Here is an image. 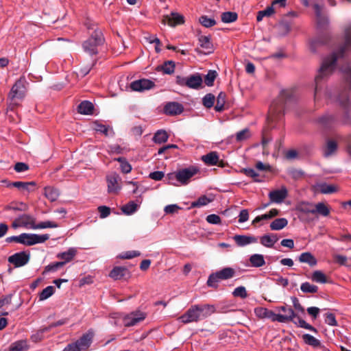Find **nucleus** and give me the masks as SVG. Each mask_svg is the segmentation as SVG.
Masks as SVG:
<instances>
[{
    "label": "nucleus",
    "instance_id": "nucleus-38",
    "mask_svg": "<svg viewBox=\"0 0 351 351\" xmlns=\"http://www.w3.org/2000/svg\"><path fill=\"white\" fill-rule=\"evenodd\" d=\"M169 136L165 130H158L157 131L154 137L153 141L154 143L158 144H161L165 143L168 140Z\"/></svg>",
    "mask_w": 351,
    "mask_h": 351
},
{
    "label": "nucleus",
    "instance_id": "nucleus-49",
    "mask_svg": "<svg viewBox=\"0 0 351 351\" xmlns=\"http://www.w3.org/2000/svg\"><path fill=\"white\" fill-rule=\"evenodd\" d=\"M226 103V94L223 92H221L217 97V102L215 106V109L217 112H221L223 110L224 104Z\"/></svg>",
    "mask_w": 351,
    "mask_h": 351
},
{
    "label": "nucleus",
    "instance_id": "nucleus-51",
    "mask_svg": "<svg viewBox=\"0 0 351 351\" xmlns=\"http://www.w3.org/2000/svg\"><path fill=\"white\" fill-rule=\"evenodd\" d=\"M165 179L167 180V184H169L173 185V186L180 185L178 183V170L174 172L168 173Z\"/></svg>",
    "mask_w": 351,
    "mask_h": 351
},
{
    "label": "nucleus",
    "instance_id": "nucleus-25",
    "mask_svg": "<svg viewBox=\"0 0 351 351\" xmlns=\"http://www.w3.org/2000/svg\"><path fill=\"white\" fill-rule=\"evenodd\" d=\"M94 110L93 104L89 101H83L77 106V111L82 114H93Z\"/></svg>",
    "mask_w": 351,
    "mask_h": 351
},
{
    "label": "nucleus",
    "instance_id": "nucleus-57",
    "mask_svg": "<svg viewBox=\"0 0 351 351\" xmlns=\"http://www.w3.org/2000/svg\"><path fill=\"white\" fill-rule=\"evenodd\" d=\"M65 265V262H56L54 263H51L45 267L44 273L50 272V271H56L58 269L61 268Z\"/></svg>",
    "mask_w": 351,
    "mask_h": 351
},
{
    "label": "nucleus",
    "instance_id": "nucleus-27",
    "mask_svg": "<svg viewBox=\"0 0 351 351\" xmlns=\"http://www.w3.org/2000/svg\"><path fill=\"white\" fill-rule=\"evenodd\" d=\"M278 309L285 313L284 315L280 314V316L285 318V321L280 322V323L293 322V319L296 317V315L291 308H287L286 306H282L278 307Z\"/></svg>",
    "mask_w": 351,
    "mask_h": 351
},
{
    "label": "nucleus",
    "instance_id": "nucleus-62",
    "mask_svg": "<svg viewBox=\"0 0 351 351\" xmlns=\"http://www.w3.org/2000/svg\"><path fill=\"white\" fill-rule=\"evenodd\" d=\"M97 209L99 213V217L101 219L107 217L110 214V208L106 206H100Z\"/></svg>",
    "mask_w": 351,
    "mask_h": 351
},
{
    "label": "nucleus",
    "instance_id": "nucleus-60",
    "mask_svg": "<svg viewBox=\"0 0 351 351\" xmlns=\"http://www.w3.org/2000/svg\"><path fill=\"white\" fill-rule=\"evenodd\" d=\"M314 8L315 10L316 16L317 18V23L319 25H324L325 23H327V20L322 17L321 15V8L319 5L315 4L314 5Z\"/></svg>",
    "mask_w": 351,
    "mask_h": 351
},
{
    "label": "nucleus",
    "instance_id": "nucleus-26",
    "mask_svg": "<svg viewBox=\"0 0 351 351\" xmlns=\"http://www.w3.org/2000/svg\"><path fill=\"white\" fill-rule=\"evenodd\" d=\"M315 190L323 194H331L336 191L334 185L328 184L326 182L317 183L315 185Z\"/></svg>",
    "mask_w": 351,
    "mask_h": 351
},
{
    "label": "nucleus",
    "instance_id": "nucleus-47",
    "mask_svg": "<svg viewBox=\"0 0 351 351\" xmlns=\"http://www.w3.org/2000/svg\"><path fill=\"white\" fill-rule=\"evenodd\" d=\"M28 347L25 341H19L13 343L9 351H27Z\"/></svg>",
    "mask_w": 351,
    "mask_h": 351
},
{
    "label": "nucleus",
    "instance_id": "nucleus-29",
    "mask_svg": "<svg viewBox=\"0 0 351 351\" xmlns=\"http://www.w3.org/2000/svg\"><path fill=\"white\" fill-rule=\"evenodd\" d=\"M128 273L127 268L124 267H115L110 271L109 276L114 280H119Z\"/></svg>",
    "mask_w": 351,
    "mask_h": 351
},
{
    "label": "nucleus",
    "instance_id": "nucleus-39",
    "mask_svg": "<svg viewBox=\"0 0 351 351\" xmlns=\"http://www.w3.org/2000/svg\"><path fill=\"white\" fill-rule=\"evenodd\" d=\"M45 195L51 202H54L59 197V192L57 189L48 186L45 188Z\"/></svg>",
    "mask_w": 351,
    "mask_h": 351
},
{
    "label": "nucleus",
    "instance_id": "nucleus-33",
    "mask_svg": "<svg viewBox=\"0 0 351 351\" xmlns=\"http://www.w3.org/2000/svg\"><path fill=\"white\" fill-rule=\"evenodd\" d=\"M250 262L252 267H260L265 265L263 255L254 254L250 257Z\"/></svg>",
    "mask_w": 351,
    "mask_h": 351
},
{
    "label": "nucleus",
    "instance_id": "nucleus-12",
    "mask_svg": "<svg viewBox=\"0 0 351 351\" xmlns=\"http://www.w3.org/2000/svg\"><path fill=\"white\" fill-rule=\"evenodd\" d=\"M146 317V314L141 311L132 312L126 315L123 318V324L125 327L133 326L138 322L144 320Z\"/></svg>",
    "mask_w": 351,
    "mask_h": 351
},
{
    "label": "nucleus",
    "instance_id": "nucleus-22",
    "mask_svg": "<svg viewBox=\"0 0 351 351\" xmlns=\"http://www.w3.org/2000/svg\"><path fill=\"white\" fill-rule=\"evenodd\" d=\"M234 240L237 245L240 247H243L257 241V239L256 237L246 235H235L234 237Z\"/></svg>",
    "mask_w": 351,
    "mask_h": 351
},
{
    "label": "nucleus",
    "instance_id": "nucleus-20",
    "mask_svg": "<svg viewBox=\"0 0 351 351\" xmlns=\"http://www.w3.org/2000/svg\"><path fill=\"white\" fill-rule=\"evenodd\" d=\"M295 209L302 215L313 214L315 215V204L309 202H300L297 204Z\"/></svg>",
    "mask_w": 351,
    "mask_h": 351
},
{
    "label": "nucleus",
    "instance_id": "nucleus-53",
    "mask_svg": "<svg viewBox=\"0 0 351 351\" xmlns=\"http://www.w3.org/2000/svg\"><path fill=\"white\" fill-rule=\"evenodd\" d=\"M217 75V73L215 71L210 70L204 77L205 84L208 86H212Z\"/></svg>",
    "mask_w": 351,
    "mask_h": 351
},
{
    "label": "nucleus",
    "instance_id": "nucleus-30",
    "mask_svg": "<svg viewBox=\"0 0 351 351\" xmlns=\"http://www.w3.org/2000/svg\"><path fill=\"white\" fill-rule=\"evenodd\" d=\"M278 239V237L274 234H265L261 237V243L265 247H271Z\"/></svg>",
    "mask_w": 351,
    "mask_h": 351
},
{
    "label": "nucleus",
    "instance_id": "nucleus-45",
    "mask_svg": "<svg viewBox=\"0 0 351 351\" xmlns=\"http://www.w3.org/2000/svg\"><path fill=\"white\" fill-rule=\"evenodd\" d=\"M337 149V144L335 141L328 140L324 149V156L328 157L333 154Z\"/></svg>",
    "mask_w": 351,
    "mask_h": 351
},
{
    "label": "nucleus",
    "instance_id": "nucleus-34",
    "mask_svg": "<svg viewBox=\"0 0 351 351\" xmlns=\"http://www.w3.org/2000/svg\"><path fill=\"white\" fill-rule=\"evenodd\" d=\"M199 43L202 48L206 50L204 53H210L213 51V44L210 40V38L206 36L199 37Z\"/></svg>",
    "mask_w": 351,
    "mask_h": 351
},
{
    "label": "nucleus",
    "instance_id": "nucleus-16",
    "mask_svg": "<svg viewBox=\"0 0 351 351\" xmlns=\"http://www.w3.org/2000/svg\"><path fill=\"white\" fill-rule=\"evenodd\" d=\"M288 195V191L286 187L282 186L280 189L274 190L269 193L270 202L272 203L280 204Z\"/></svg>",
    "mask_w": 351,
    "mask_h": 351
},
{
    "label": "nucleus",
    "instance_id": "nucleus-11",
    "mask_svg": "<svg viewBox=\"0 0 351 351\" xmlns=\"http://www.w3.org/2000/svg\"><path fill=\"white\" fill-rule=\"evenodd\" d=\"M256 315L259 318H268L272 322H282L285 321V318L280 316V314H276L274 311L269 310L266 308L258 307L254 309Z\"/></svg>",
    "mask_w": 351,
    "mask_h": 351
},
{
    "label": "nucleus",
    "instance_id": "nucleus-5",
    "mask_svg": "<svg viewBox=\"0 0 351 351\" xmlns=\"http://www.w3.org/2000/svg\"><path fill=\"white\" fill-rule=\"evenodd\" d=\"M235 270L231 267H225L221 270L211 274L208 278L207 285L210 287L217 288L220 280H228L234 277Z\"/></svg>",
    "mask_w": 351,
    "mask_h": 351
},
{
    "label": "nucleus",
    "instance_id": "nucleus-50",
    "mask_svg": "<svg viewBox=\"0 0 351 351\" xmlns=\"http://www.w3.org/2000/svg\"><path fill=\"white\" fill-rule=\"evenodd\" d=\"M55 289L53 286H48L45 288L39 294V300H45L51 297L54 293Z\"/></svg>",
    "mask_w": 351,
    "mask_h": 351
},
{
    "label": "nucleus",
    "instance_id": "nucleus-28",
    "mask_svg": "<svg viewBox=\"0 0 351 351\" xmlns=\"http://www.w3.org/2000/svg\"><path fill=\"white\" fill-rule=\"evenodd\" d=\"M202 161L207 165L213 166L217 165L219 158L217 152H211L202 156Z\"/></svg>",
    "mask_w": 351,
    "mask_h": 351
},
{
    "label": "nucleus",
    "instance_id": "nucleus-42",
    "mask_svg": "<svg viewBox=\"0 0 351 351\" xmlns=\"http://www.w3.org/2000/svg\"><path fill=\"white\" fill-rule=\"evenodd\" d=\"M95 130L97 132H100L106 136L114 134V132L111 128L101 123H95Z\"/></svg>",
    "mask_w": 351,
    "mask_h": 351
},
{
    "label": "nucleus",
    "instance_id": "nucleus-2",
    "mask_svg": "<svg viewBox=\"0 0 351 351\" xmlns=\"http://www.w3.org/2000/svg\"><path fill=\"white\" fill-rule=\"evenodd\" d=\"M291 91L282 90L278 98L272 102L269 110V114L267 119L271 128H274L275 125L273 123L281 120L282 118L285 104L287 101L291 99Z\"/></svg>",
    "mask_w": 351,
    "mask_h": 351
},
{
    "label": "nucleus",
    "instance_id": "nucleus-36",
    "mask_svg": "<svg viewBox=\"0 0 351 351\" xmlns=\"http://www.w3.org/2000/svg\"><path fill=\"white\" fill-rule=\"evenodd\" d=\"M288 224V221L285 218H278L274 220L270 223V228L272 230H280L286 227Z\"/></svg>",
    "mask_w": 351,
    "mask_h": 351
},
{
    "label": "nucleus",
    "instance_id": "nucleus-10",
    "mask_svg": "<svg viewBox=\"0 0 351 351\" xmlns=\"http://www.w3.org/2000/svg\"><path fill=\"white\" fill-rule=\"evenodd\" d=\"M29 258V253L20 252L9 256L8 261L10 263L14 265L15 267H20L27 264Z\"/></svg>",
    "mask_w": 351,
    "mask_h": 351
},
{
    "label": "nucleus",
    "instance_id": "nucleus-3",
    "mask_svg": "<svg viewBox=\"0 0 351 351\" xmlns=\"http://www.w3.org/2000/svg\"><path fill=\"white\" fill-rule=\"evenodd\" d=\"M86 25L89 29H93V32L90 37L83 43L82 47L84 51L90 56H96L99 52V47L104 43V38L102 32L97 25L88 23Z\"/></svg>",
    "mask_w": 351,
    "mask_h": 351
},
{
    "label": "nucleus",
    "instance_id": "nucleus-58",
    "mask_svg": "<svg viewBox=\"0 0 351 351\" xmlns=\"http://www.w3.org/2000/svg\"><path fill=\"white\" fill-rule=\"evenodd\" d=\"M297 319L298 322H294V323L298 324L300 327L309 330L314 332H317V330L315 327L306 323L304 319H301L299 317H297Z\"/></svg>",
    "mask_w": 351,
    "mask_h": 351
},
{
    "label": "nucleus",
    "instance_id": "nucleus-8",
    "mask_svg": "<svg viewBox=\"0 0 351 351\" xmlns=\"http://www.w3.org/2000/svg\"><path fill=\"white\" fill-rule=\"evenodd\" d=\"M21 244L30 246L38 243H45L49 239V235L45 234H36L29 233L21 234Z\"/></svg>",
    "mask_w": 351,
    "mask_h": 351
},
{
    "label": "nucleus",
    "instance_id": "nucleus-17",
    "mask_svg": "<svg viewBox=\"0 0 351 351\" xmlns=\"http://www.w3.org/2000/svg\"><path fill=\"white\" fill-rule=\"evenodd\" d=\"M184 23V16L177 12H171L170 15H165L162 19L163 24H168L174 27Z\"/></svg>",
    "mask_w": 351,
    "mask_h": 351
},
{
    "label": "nucleus",
    "instance_id": "nucleus-56",
    "mask_svg": "<svg viewBox=\"0 0 351 351\" xmlns=\"http://www.w3.org/2000/svg\"><path fill=\"white\" fill-rule=\"evenodd\" d=\"M203 105L207 108H210L213 104H214V102H215V96L211 94V93H208V94H206L204 97H203Z\"/></svg>",
    "mask_w": 351,
    "mask_h": 351
},
{
    "label": "nucleus",
    "instance_id": "nucleus-7",
    "mask_svg": "<svg viewBox=\"0 0 351 351\" xmlns=\"http://www.w3.org/2000/svg\"><path fill=\"white\" fill-rule=\"evenodd\" d=\"M199 171V169L195 166H190L186 168L178 169L179 184H188L191 182V178L197 174Z\"/></svg>",
    "mask_w": 351,
    "mask_h": 351
},
{
    "label": "nucleus",
    "instance_id": "nucleus-23",
    "mask_svg": "<svg viewBox=\"0 0 351 351\" xmlns=\"http://www.w3.org/2000/svg\"><path fill=\"white\" fill-rule=\"evenodd\" d=\"M35 186L34 182H9L7 184L8 187L14 186L22 191L29 192L32 191L31 188Z\"/></svg>",
    "mask_w": 351,
    "mask_h": 351
},
{
    "label": "nucleus",
    "instance_id": "nucleus-1",
    "mask_svg": "<svg viewBox=\"0 0 351 351\" xmlns=\"http://www.w3.org/2000/svg\"><path fill=\"white\" fill-rule=\"evenodd\" d=\"M351 49V25L344 32V43L330 54L326 56L315 76V97L317 98L321 90V83L326 80L335 71L337 66L344 59L348 51Z\"/></svg>",
    "mask_w": 351,
    "mask_h": 351
},
{
    "label": "nucleus",
    "instance_id": "nucleus-19",
    "mask_svg": "<svg viewBox=\"0 0 351 351\" xmlns=\"http://www.w3.org/2000/svg\"><path fill=\"white\" fill-rule=\"evenodd\" d=\"M195 306L197 308V314L199 315V320L208 317L215 312V307L213 305L196 304Z\"/></svg>",
    "mask_w": 351,
    "mask_h": 351
},
{
    "label": "nucleus",
    "instance_id": "nucleus-35",
    "mask_svg": "<svg viewBox=\"0 0 351 351\" xmlns=\"http://www.w3.org/2000/svg\"><path fill=\"white\" fill-rule=\"evenodd\" d=\"M304 342L313 348H319L321 346V342L319 339L309 334H304L302 337Z\"/></svg>",
    "mask_w": 351,
    "mask_h": 351
},
{
    "label": "nucleus",
    "instance_id": "nucleus-6",
    "mask_svg": "<svg viewBox=\"0 0 351 351\" xmlns=\"http://www.w3.org/2000/svg\"><path fill=\"white\" fill-rule=\"evenodd\" d=\"M202 77L199 73L188 77L177 76L176 83L181 86H186L193 89H199L202 84Z\"/></svg>",
    "mask_w": 351,
    "mask_h": 351
},
{
    "label": "nucleus",
    "instance_id": "nucleus-24",
    "mask_svg": "<svg viewBox=\"0 0 351 351\" xmlns=\"http://www.w3.org/2000/svg\"><path fill=\"white\" fill-rule=\"evenodd\" d=\"M298 261L302 263H307L310 267H314L317 263L316 258L308 252L302 253L298 256Z\"/></svg>",
    "mask_w": 351,
    "mask_h": 351
},
{
    "label": "nucleus",
    "instance_id": "nucleus-32",
    "mask_svg": "<svg viewBox=\"0 0 351 351\" xmlns=\"http://www.w3.org/2000/svg\"><path fill=\"white\" fill-rule=\"evenodd\" d=\"M77 253L75 248H69L67 251L58 254L57 257L60 259H63L65 264L71 261Z\"/></svg>",
    "mask_w": 351,
    "mask_h": 351
},
{
    "label": "nucleus",
    "instance_id": "nucleus-52",
    "mask_svg": "<svg viewBox=\"0 0 351 351\" xmlns=\"http://www.w3.org/2000/svg\"><path fill=\"white\" fill-rule=\"evenodd\" d=\"M199 22L205 27H211L216 25V21L213 19L208 18L207 16L204 15L199 17Z\"/></svg>",
    "mask_w": 351,
    "mask_h": 351
},
{
    "label": "nucleus",
    "instance_id": "nucleus-40",
    "mask_svg": "<svg viewBox=\"0 0 351 351\" xmlns=\"http://www.w3.org/2000/svg\"><path fill=\"white\" fill-rule=\"evenodd\" d=\"M311 279L313 282L322 284L326 283L327 281L326 275L320 270L314 271L312 273Z\"/></svg>",
    "mask_w": 351,
    "mask_h": 351
},
{
    "label": "nucleus",
    "instance_id": "nucleus-31",
    "mask_svg": "<svg viewBox=\"0 0 351 351\" xmlns=\"http://www.w3.org/2000/svg\"><path fill=\"white\" fill-rule=\"evenodd\" d=\"M315 215L318 214L323 217H327L330 215V208L324 202H318L315 204Z\"/></svg>",
    "mask_w": 351,
    "mask_h": 351
},
{
    "label": "nucleus",
    "instance_id": "nucleus-15",
    "mask_svg": "<svg viewBox=\"0 0 351 351\" xmlns=\"http://www.w3.org/2000/svg\"><path fill=\"white\" fill-rule=\"evenodd\" d=\"M108 183V192L109 193H117L121 189L119 182L121 180L118 174L114 173L106 177Z\"/></svg>",
    "mask_w": 351,
    "mask_h": 351
},
{
    "label": "nucleus",
    "instance_id": "nucleus-41",
    "mask_svg": "<svg viewBox=\"0 0 351 351\" xmlns=\"http://www.w3.org/2000/svg\"><path fill=\"white\" fill-rule=\"evenodd\" d=\"M300 290L304 293H315L318 291V287L305 282L301 284Z\"/></svg>",
    "mask_w": 351,
    "mask_h": 351
},
{
    "label": "nucleus",
    "instance_id": "nucleus-63",
    "mask_svg": "<svg viewBox=\"0 0 351 351\" xmlns=\"http://www.w3.org/2000/svg\"><path fill=\"white\" fill-rule=\"evenodd\" d=\"M140 255V252L138 251H128L122 253L120 255V258L123 259H131L134 257L138 256Z\"/></svg>",
    "mask_w": 351,
    "mask_h": 351
},
{
    "label": "nucleus",
    "instance_id": "nucleus-64",
    "mask_svg": "<svg viewBox=\"0 0 351 351\" xmlns=\"http://www.w3.org/2000/svg\"><path fill=\"white\" fill-rule=\"evenodd\" d=\"M289 175L294 180H298L304 176V172L300 169H292L289 171Z\"/></svg>",
    "mask_w": 351,
    "mask_h": 351
},
{
    "label": "nucleus",
    "instance_id": "nucleus-13",
    "mask_svg": "<svg viewBox=\"0 0 351 351\" xmlns=\"http://www.w3.org/2000/svg\"><path fill=\"white\" fill-rule=\"evenodd\" d=\"M155 84L147 79H140L135 80L130 84V88L134 91L143 92L154 88Z\"/></svg>",
    "mask_w": 351,
    "mask_h": 351
},
{
    "label": "nucleus",
    "instance_id": "nucleus-46",
    "mask_svg": "<svg viewBox=\"0 0 351 351\" xmlns=\"http://www.w3.org/2000/svg\"><path fill=\"white\" fill-rule=\"evenodd\" d=\"M114 160L120 162L121 170L123 173H128L132 170V166L125 158L119 157L114 158Z\"/></svg>",
    "mask_w": 351,
    "mask_h": 351
},
{
    "label": "nucleus",
    "instance_id": "nucleus-44",
    "mask_svg": "<svg viewBox=\"0 0 351 351\" xmlns=\"http://www.w3.org/2000/svg\"><path fill=\"white\" fill-rule=\"evenodd\" d=\"M319 121L325 128H330L333 125L335 118L332 115L327 114L320 117Z\"/></svg>",
    "mask_w": 351,
    "mask_h": 351
},
{
    "label": "nucleus",
    "instance_id": "nucleus-59",
    "mask_svg": "<svg viewBox=\"0 0 351 351\" xmlns=\"http://www.w3.org/2000/svg\"><path fill=\"white\" fill-rule=\"evenodd\" d=\"M232 295L234 297H239L243 299L247 297L246 289L243 286H240L234 289V291L232 292Z\"/></svg>",
    "mask_w": 351,
    "mask_h": 351
},
{
    "label": "nucleus",
    "instance_id": "nucleus-18",
    "mask_svg": "<svg viewBox=\"0 0 351 351\" xmlns=\"http://www.w3.org/2000/svg\"><path fill=\"white\" fill-rule=\"evenodd\" d=\"M183 110V106L176 101L169 102L164 107V112L167 115L180 114Z\"/></svg>",
    "mask_w": 351,
    "mask_h": 351
},
{
    "label": "nucleus",
    "instance_id": "nucleus-61",
    "mask_svg": "<svg viewBox=\"0 0 351 351\" xmlns=\"http://www.w3.org/2000/svg\"><path fill=\"white\" fill-rule=\"evenodd\" d=\"M47 331H49V328L47 327L40 329L36 332V333L34 334L32 336V339H33V341H38L43 339V334Z\"/></svg>",
    "mask_w": 351,
    "mask_h": 351
},
{
    "label": "nucleus",
    "instance_id": "nucleus-55",
    "mask_svg": "<svg viewBox=\"0 0 351 351\" xmlns=\"http://www.w3.org/2000/svg\"><path fill=\"white\" fill-rule=\"evenodd\" d=\"M250 137V132L248 129H244L239 131L236 134V140L238 142H241L248 139Z\"/></svg>",
    "mask_w": 351,
    "mask_h": 351
},
{
    "label": "nucleus",
    "instance_id": "nucleus-48",
    "mask_svg": "<svg viewBox=\"0 0 351 351\" xmlns=\"http://www.w3.org/2000/svg\"><path fill=\"white\" fill-rule=\"evenodd\" d=\"M221 18L222 22L225 23H230L237 19V14L233 12H226L221 14Z\"/></svg>",
    "mask_w": 351,
    "mask_h": 351
},
{
    "label": "nucleus",
    "instance_id": "nucleus-37",
    "mask_svg": "<svg viewBox=\"0 0 351 351\" xmlns=\"http://www.w3.org/2000/svg\"><path fill=\"white\" fill-rule=\"evenodd\" d=\"M158 71H162L165 74H171L175 70V63L173 61H167L163 64L158 66Z\"/></svg>",
    "mask_w": 351,
    "mask_h": 351
},
{
    "label": "nucleus",
    "instance_id": "nucleus-9",
    "mask_svg": "<svg viewBox=\"0 0 351 351\" xmlns=\"http://www.w3.org/2000/svg\"><path fill=\"white\" fill-rule=\"evenodd\" d=\"M26 88L25 86V80L20 78L12 86L9 93V97L12 100L23 99L25 96Z\"/></svg>",
    "mask_w": 351,
    "mask_h": 351
},
{
    "label": "nucleus",
    "instance_id": "nucleus-43",
    "mask_svg": "<svg viewBox=\"0 0 351 351\" xmlns=\"http://www.w3.org/2000/svg\"><path fill=\"white\" fill-rule=\"evenodd\" d=\"M138 205L133 201L129 202L121 207L122 212L125 215H132L137 210Z\"/></svg>",
    "mask_w": 351,
    "mask_h": 351
},
{
    "label": "nucleus",
    "instance_id": "nucleus-54",
    "mask_svg": "<svg viewBox=\"0 0 351 351\" xmlns=\"http://www.w3.org/2000/svg\"><path fill=\"white\" fill-rule=\"evenodd\" d=\"M211 202V199L207 197L206 195L199 197L197 201L193 202L191 204L192 207H200L207 205Z\"/></svg>",
    "mask_w": 351,
    "mask_h": 351
},
{
    "label": "nucleus",
    "instance_id": "nucleus-4",
    "mask_svg": "<svg viewBox=\"0 0 351 351\" xmlns=\"http://www.w3.org/2000/svg\"><path fill=\"white\" fill-rule=\"evenodd\" d=\"M19 221H21L22 227L27 229L37 230L44 228H58V225L56 222L46 221L39 223H36V218L30 215L24 214L19 217Z\"/></svg>",
    "mask_w": 351,
    "mask_h": 351
},
{
    "label": "nucleus",
    "instance_id": "nucleus-14",
    "mask_svg": "<svg viewBox=\"0 0 351 351\" xmlns=\"http://www.w3.org/2000/svg\"><path fill=\"white\" fill-rule=\"evenodd\" d=\"M197 308L195 305L191 306L186 312L179 317L180 322L183 324H189L191 322H197L199 319Z\"/></svg>",
    "mask_w": 351,
    "mask_h": 351
},
{
    "label": "nucleus",
    "instance_id": "nucleus-21",
    "mask_svg": "<svg viewBox=\"0 0 351 351\" xmlns=\"http://www.w3.org/2000/svg\"><path fill=\"white\" fill-rule=\"evenodd\" d=\"M93 337V332L89 331L83 335L80 339L75 342L77 347H79L80 351L85 350L90 346Z\"/></svg>",
    "mask_w": 351,
    "mask_h": 351
}]
</instances>
